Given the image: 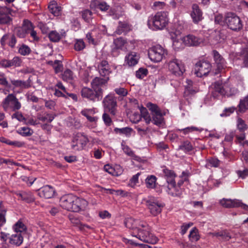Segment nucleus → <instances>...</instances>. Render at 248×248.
Instances as JSON below:
<instances>
[{"label":"nucleus","instance_id":"37998d69","mask_svg":"<svg viewBox=\"0 0 248 248\" xmlns=\"http://www.w3.org/2000/svg\"><path fill=\"white\" fill-rule=\"evenodd\" d=\"M179 149L186 153L192 151L193 150V146L189 141H185L179 146Z\"/></svg>","mask_w":248,"mask_h":248},{"label":"nucleus","instance_id":"f257e3e1","mask_svg":"<svg viewBox=\"0 0 248 248\" xmlns=\"http://www.w3.org/2000/svg\"><path fill=\"white\" fill-rule=\"evenodd\" d=\"M125 227L132 230V235L144 242L155 244L158 241L157 238L151 232V228L143 221L134 219L132 217L125 218Z\"/></svg>","mask_w":248,"mask_h":248},{"label":"nucleus","instance_id":"c756f323","mask_svg":"<svg viewBox=\"0 0 248 248\" xmlns=\"http://www.w3.org/2000/svg\"><path fill=\"white\" fill-rule=\"evenodd\" d=\"M157 178L153 175H148L145 179L146 186L148 188H155L157 185L156 182Z\"/></svg>","mask_w":248,"mask_h":248},{"label":"nucleus","instance_id":"2eb2a0df","mask_svg":"<svg viewBox=\"0 0 248 248\" xmlns=\"http://www.w3.org/2000/svg\"><path fill=\"white\" fill-rule=\"evenodd\" d=\"M203 39L192 34H188L182 38V41L188 46H197L203 42Z\"/></svg>","mask_w":248,"mask_h":248},{"label":"nucleus","instance_id":"f8f14e48","mask_svg":"<svg viewBox=\"0 0 248 248\" xmlns=\"http://www.w3.org/2000/svg\"><path fill=\"white\" fill-rule=\"evenodd\" d=\"M211 68V64L206 61H200L198 62L195 67V74L198 77H202L206 75Z\"/></svg>","mask_w":248,"mask_h":248},{"label":"nucleus","instance_id":"09e8293b","mask_svg":"<svg viewBox=\"0 0 248 248\" xmlns=\"http://www.w3.org/2000/svg\"><path fill=\"white\" fill-rule=\"evenodd\" d=\"M85 47V44L82 39H76L74 45V48L77 51H80Z\"/></svg>","mask_w":248,"mask_h":248},{"label":"nucleus","instance_id":"de8ad7c7","mask_svg":"<svg viewBox=\"0 0 248 248\" xmlns=\"http://www.w3.org/2000/svg\"><path fill=\"white\" fill-rule=\"evenodd\" d=\"M50 40L52 42H56L59 41L61 38V36L55 31H51L48 35Z\"/></svg>","mask_w":248,"mask_h":248},{"label":"nucleus","instance_id":"72a5a7b5","mask_svg":"<svg viewBox=\"0 0 248 248\" xmlns=\"http://www.w3.org/2000/svg\"><path fill=\"white\" fill-rule=\"evenodd\" d=\"M163 174L166 177L168 184L172 181H174L176 175L173 171L169 170L167 168L163 169Z\"/></svg>","mask_w":248,"mask_h":248},{"label":"nucleus","instance_id":"473e14b6","mask_svg":"<svg viewBox=\"0 0 248 248\" xmlns=\"http://www.w3.org/2000/svg\"><path fill=\"white\" fill-rule=\"evenodd\" d=\"M11 82L15 87L27 89L30 87V83L21 80H11Z\"/></svg>","mask_w":248,"mask_h":248},{"label":"nucleus","instance_id":"4be33fe9","mask_svg":"<svg viewBox=\"0 0 248 248\" xmlns=\"http://www.w3.org/2000/svg\"><path fill=\"white\" fill-rule=\"evenodd\" d=\"M16 194L21 200L27 203L32 202L34 200L32 193L30 191H19L16 192Z\"/></svg>","mask_w":248,"mask_h":248},{"label":"nucleus","instance_id":"39448f33","mask_svg":"<svg viewBox=\"0 0 248 248\" xmlns=\"http://www.w3.org/2000/svg\"><path fill=\"white\" fill-rule=\"evenodd\" d=\"M143 201L150 213L153 216H156L159 214L164 207V204L153 196H148L144 198Z\"/></svg>","mask_w":248,"mask_h":248},{"label":"nucleus","instance_id":"7c9ffc66","mask_svg":"<svg viewBox=\"0 0 248 248\" xmlns=\"http://www.w3.org/2000/svg\"><path fill=\"white\" fill-rule=\"evenodd\" d=\"M189 241L193 242L198 241L200 238V235L198 230L196 228H193L190 231L188 235Z\"/></svg>","mask_w":248,"mask_h":248},{"label":"nucleus","instance_id":"603ef678","mask_svg":"<svg viewBox=\"0 0 248 248\" xmlns=\"http://www.w3.org/2000/svg\"><path fill=\"white\" fill-rule=\"evenodd\" d=\"M95 7L102 12H106L109 9L110 6L106 2H101L97 3Z\"/></svg>","mask_w":248,"mask_h":248},{"label":"nucleus","instance_id":"f3484780","mask_svg":"<svg viewBox=\"0 0 248 248\" xmlns=\"http://www.w3.org/2000/svg\"><path fill=\"white\" fill-rule=\"evenodd\" d=\"M190 16L194 23H198L203 19L202 13L196 4L192 5Z\"/></svg>","mask_w":248,"mask_h":248},{"label":"nucleus","instance_id":"4c0bfd02","mask_svg":"<svg viewBox=\"0 0 248 248\" xmlns=\"http://www.w3.org/2000/svg\"><path fill=\"white\" fill-rule=\"evenodd\" d=\"M81 15L83 19L87 23H90L93 18V13L88 9H86L81 11Z\"/></svg>","mask_w":248,"mask_h":248},{"label":"nucleus","instance_id":"58836bf2","mask_svg":"<svg viewBox=\"0 0 248 248\" xmlns=\"http://www.w3.org/2000/svg\"><path fill=\"white\" fill-rule=\"evenodd\" d=\"M238 107L239 111L241 112H244L248 109V95L240 100Z\"/></svg>","mask_w":248,"mask_h":248},{"label":"nucleus","instance_id":"5701e85b","mask_svg":"<svg viewBox=\"0 0 248 248\" xmlns=\"http://www.w3.org/2000/svg\"><path fill=\"white\" fill-rule=\"evenodd\" d=\"M104 170L113 176H119L123 172V169L120 165H116L114 168L112 167L108 164L104 167Z\"/></svg>","mask_w":248,"mask_h":248},{"label":"nucleus","instance_id":"6e6552de","mask_svg":"<svg viewBox=\"0 0 248 248\" xmlns=\"http://www.w3.org/2000/svg\"><path fill=\"white\" fill-rule=\"evenodd\" d=\"M4 110L8 111L11 109L15 111L21 108V104L16 96L13 94H9L2 101L1 104Z\"/></svg>","mask_w":248,"mask_h":248},{"label":"nucleus","instance_id":"ddd939ff","mask_svg":"<svg viewBox=\"0 0 248 248\" xmlns=\"http://www.w3.org/2000/svg\"><path fill=\"white\" fill-rule=\"evenodd\" d=\"M104 107L113 115L115 114L117 106L116 98L113 94L110 93L107 95L103 101Z\"/></svg>","mask_w":248,"mask_h":248},{"label":"nucleus","instance_id":"412c9836","mask_svg":"<svg viewBox=\"0 0 248 248\" xmlns=\"http://www.w3.org/2000/svg\"><path fill=\"white\" fill-rule=\"evenodd\" d=\"M23 242V236L20 233L15 232L9 237V243L14 246L19 247Z\"/></svg>","mask_w":248,"mask_h":248},{"label":"nucleus","instance_id":"c03bdc74","mask_svg":"<svg viewBox=\"0 0 248 248\" xmlns=\"http://www.w3.org/2000/svg\"><path fill=\"white\" fill-rule=\"evenodd\" d=\"M121 146L124 153L127 155L133 157L135 156L134 152L126 144L124 141L122 142Z\"/></svg>","mask_w":248,"mask_h":248},{"label":"nucleus","instance_id":"f704fd0d","mask_svg":"<svg viewBox=\"0 0 248 248\" xmlns=\"http://www.w3.org/2000/svg\"><path fill=\"white\" fill-rule=\"evenodd\" d=\"M55 115L52 114L45 113L44 114H39L37 118L39 120L43 122L51 123L54 119Z\"/></svg>","mask_w":248,"mask_h":248},{"label":"nucleus","instance_id":"c85d7f7f","mask_svg":"<svg viewBox=\"0 0 248 248\" xmlns=\"http://www.w3.org/2000/svg\"><path fill=\"white\" fill-rule=\"evenodd\" d=\"M131 30V26L126 22H119V25L115 32L117 34L126 33Z\"/></svg>","mask_w":248,"mask_h":248},{"label":"nucleus","instance_id":"052dcab7","mask_svg":"<svg viewBox=\"0 0 248 248\" xmlns=\"http://www.w3.org/2000/svg\"><path fill=\"white\" fill-rule=\"evenodd\" d=\"M235 109L234 107H230L229 108H225L223 112L220 114L221 117H226L230 116L232 113Z\"/></svg>","mask_w":248,"mask_h":248},{"label":"nucleus","instance_id":"864d4df0","mask_svg":"<svg viewBox=\"0 0 248 248\" xmlns=\"http://www.w3.org/2000/svg\"><path fill=\"white\" fill-rule=\"evenodd\" d=\"M62 78L63 80L67 81L71 80L73 78L72 72L69 69L65 70L62 75Z\"/></svg>","mask_w":248,"mask_h":248},{"label":"nucleus","instance_id":"0e129e2a","mask_svg":"<svg viewBox=\"0 0 248 248\" xmlns=\"http://www.w3.org/2000/svg\"><path fill=\"white\" fill-rule=\"evenodd\" d=\"M241 55L244 59V63L246 67H248V48H245L241 52Z\"/></svg>","mask_w":248,"mask_h":248},{"label":"nucleus","instance_id":"5fc2aeb1","mask_svg":"<svg viewBox=\"0 0 248 248\" xmlns=\"http://www.w3.org/2000/svg\"><path fill=\"white\" fill-rule=\"evenodd\" d=\"M11 21L10 17L6 14L0 15V24H8Z\"/></svg>","mask_w":248,"mask_h":248},{"label":"nucleus","instance_id":"ea45409f","mask_svg":"<svg viewBox=\"0 0 248 248\" xmlns=\"http://www.w3.org/2000/svg\"><path fill=\"white\" fill-rule=\"evenodd\" d=\"M31 50L30 47L25 44H22L19 46L18 52L22 56H27L29 55Z\"/></svg>","mask_w":248,"mask_h":248},{"label":"nucleus","instance_id":"a211bd4d","mask_svg":"<svg viewBox=\"0 0 248 248\" xmlns=\"http://www.w3.org/2000/svg\"><path fill=\"white\" fill-rule=\"evenodd\" d=\"M109 77L105 78H104L99 77H96L92 80L91 82L92 87L95 90H99L101 92V95L103 94V91L101 87L106 85L109 80Z\"/></svg>","mask_w":248,"mask_h":248},{"label":"nucleus","instance_id":"bb28decb","mask_svg":"<svg viewBox=\"0 0 248 248\" xmlns=\"http://www.w3.org/2000/svg\"><path fill=\"white\" fill-rule=\"evenodd\" d=\"M15 232L23 235L27 231V227L21 220H19L12 227Z\"/></svg>","mask_w":248,"mask_h":248},{"label":"nucleus","instance_id":"1a4fd4ad","mask_svg":"<svg viewBox=\"0 0 248 248\" xmlns=\"http://www.w3.org/2000/svg\"><path fill=\"white\" fill-rule=\"evenodd\" d=\"M224 21L227 26L233 31H238L242 28L243 25L239 17L233 13H227Z\"/></svg>","mask_w":248,"mask_h":248},{"label":"nucleus","instance_id":"dca6fc26","mask_svg":"<svg viewBox=\"0 0 248 248\" xmlns=\"http://www.w3.org/2000/svg\"><path fill=\"white\" fill-rule=\"evenodd\" d=\"M97 68L100 75L104 78L109 77V74L112 72L110 65L106 60L100 61L98 64Z\"/></svg>","mask_w":248,"mask_h":248},{"label":"nucleus","instance_id":"9d476101","mask_svg":"<svg viewBox=\"0 0 248 248\" xmlns=\"http://www.w3.org/2000/svg\"><path fill=\"white\" fill-rule=\"evenodd\" d=\"M81 95L83 98L93 102L98 101L102 98L100 90H95L88 87H84L82 89Z\"/></svg>","mask_w":248,"mask_h":248},{"label":"nucleus","instance_id":"a18cd8bd","mask_svg":"<svg viewBox=\"0 0 248 248\" xmlns=\"http://www.w3.org/2000/svg\"><path fill=\"white\" fill-rule=\"evenodd\" d=\"M6 210L2 207L0 204V227L3 226L6 223Z\"/></svg>","mask_w":248,"mask_h":248},{"label":"nucleus","instance_id":"b1692460","mask_svg":"<svg viewBox=\"0 0 248 248\" xmlns=\"http://www.w3.org/2000/svg\"><path fill=\"white\" fill-rule=\"evenodd\" d=\"M139 56L135 52H131L125 57V62L129 66H134L137 64Z\"/></svg>","mask_w":248,"mask_h":248},{"label":"nucleus","instance_id":"774afa93","mask_svg":"<svg viewBox=\"0 0 248 248\" xmlns=\"http://www.w3.org/2000/svg\"><path fill=\"white\" fill-rule=\"evenodd\" d=\"M102 119L105 124L109 126L112 123V120L109 115L106 113H104L102 116Z\"/></svg>","mask_w":248,"mask_h":248},{"label":"nucleus","instance_id":"338daca9","mask_svg":"<svg viewBox=\"0 0 248 248\" xmlns=\"http://www.w3.org/2000/svg\"><path fill=\"white\" fill-rule=\"evenodd\" d=\"M12 118H16L19 122L25 123L26 121L25 118L23 116L21 113L17 111L12 116Z\"/></svg>","mask_w":248,"mask_h":248},{"label":"nucleus","instance_id":"e433bc0d","mask_svg":"<svg viewBox=\"0 0 248 248\" xmlns=\"http://www.w3.org/2000/svg\"><path fill=\"white\" fill-rule=\"evenodd\" d=\"M0 141L5 143L8 145H12L15 147H22L24 145V143L18 141H11L10 140L6 139L4 137L0 138Z\"/></svg>","mask_w":248,"mask_h":248},{"label":"nucleus","instance_id":"680f3d73","mask_svg":"<svg viewBox=\"0 0 248 248\" xmlns=\"http://www.w3.org/2000/svg\"><path fill=\"white\" fill-rule=\"evenodd\" d=\"M114 91L118 95L121 96H125L128 93L127 90L124 88H116Z\"/></svg>","mask_w":248,"mask_h":248},{"label":"nucleus","instance_id":"69168bd1","mask_svg":"<svg viewBox=\"0 0 248 248\" xmlns=\"http://www.w3.org/2000/svg\"><path fill=\"white\" fill-rule=\"evenodd\" d=\"M193 223L189 222L187 223H184L182 225L181 228V233L182 235L185 234L188 229L193 225Z\"/></svg>","mask_w":248,"mask_h":248},{"label":"nucleus","instance_id":"c9c22d12","mask_svg":"<svg viewBox=\"0 0 248 248\" xmlns=\"http://www.w3.org/2000/svg\"><path fill=\"white\" fill-rule=\"evenodd\" d=\"M17 132L19 134L24 137L31 136L33 133V130L27 126L18 128Z\"/></svg>","mask_w":248,"mask_h":248},{"label":"nucleus","instance_id":"49530a36","mask_svg":"<svg viewBox=\"0 0 248 248\" xmlns=\"http://www.w3.org/2000/svg\"><path fill=\"white\" fill-rule=\"evenodd\" d=\"M146 107L152 112L153 114H156L161 111L158 106L151 102H148L146 104Z\"/></svg>","mask_w":248,"mask_h":248},{"label":"nucleus","instance_id":"8fccbe9b","mask_svg":"<svg viewBox=\"0 0 248 248\" xmlns=\"http://www.w3.org/2000/svg\"><path fill=\"white\" fill-rule=\"evenodd\" d=\"M237 126L238 129L241 132H244L248 128L247 125L245 124V121L241 118H238L237 119Z\"/></svg>","mask_w":248,"mask_h":248},{"label":"nucleus","instance_id":"9b49d317","mask_svg":"<svg viewBox=\"0 0 248 248\" xmlns=\"http://www.w3.org/2000/svg\"><path fill=\"white\" fill-rule=\"evenodd\" d=\"M219 202L224 208H229L241 207L245 210L248 211V205L243 203L238 200L223 198L219 201Z\"/></svg>","mask_w":248,"mask_h":248},{"label":"nucleus","instance_id":"13d9d810","mask_svg":"<svg viewBox=\"0 0 248 248\" xmlns=\"http://www.w3.org/2000/svg\"><path fill=\"white\" fill-rule=\"evenodd\" d=\"M21 28L24 29L25 31H27V32L33 29L32 23L28 20H24L23 25Z\"/></svg>","mask_w":248,"mask_h":248},{"label":"nucleus","instance_id":"f03ea898","mask_svg":"<svg viewBox=\"0 0 248 248\" xmlns=\"http://www.w3.org/2000/svg\"><path fill=\"white\" fill-rule=\"evenodd\" d=\"M60 205L63 209L67 211L78 212L85 209L88 205V202L83 199L69 194L61 197L60 200Z\"/></svg>","mask_w":248,"mask_h":248},{"label":"nucleus","instance_id":"0eeeda50","mask_svg":"<svg viewBox=\"0 0 248 248\" xmlns=\"http://www.w3.org/2000/svg\"><path fill=\"white\" fill-rule=\"evenodd\" d=\"M167 55V49L159 45L152 46L149 49L148 53L150 60L155 62H161Z\"/></svg>","mask_w":248,"mask_h":248},{"label":"nucleus","instance_id":"a878e982","mask_svg":"<svg viewBox=\"0 0 248 248\" xmlns=\"http://www.w3.org/2000/svg\"><path fill=\"white\" fill-rule=\"evenodd\" d=\"M168 110L160 111L156 114H153V121L154 124L157 126H160L164 124V119L163 116L165 115Z\"/></svg>","mask_w":248,"mask_h":248},{"label":"nucleus","instance_id":"393cba45","mask_svg":"<svg viewBox=\"0 0 248 248\" xmlns=\"http://www.w3.org/2000/svg\"><path fill=\"white\" fill-rule=\"evenodd\" d=\"M213 55L218 70L220 71L223 69L226 66V62L224 59L216 50L213 51Z\"/></svg>","mask_w":248,"mask_h":248},{"label":"nucleus","instance_id":"cd10ccee","mask_svg":"<svg viewBox=\"0 0 248 248\" xmlns=\"http://www.w3.org/2000/svg\"><path fill=\"white\" fill-rule=\"evenodd\" d=\"M49 11L54 16H59L61 14V7L58 5L57 2L55 0H51L48 7Z\"/></svg>","mask_w":248,"mask_h":248},{"label":"nucleus","instance_id":"6ab92c4d","mask_svg":"<svg viewBox=\"0 0 248 248\" xmlns=\"http://www.w3.org/2000/svg\"><path fill=\"white\" fill-rule=\"evenodd\" d=\"M139 108L140 110V115L138 114H136L135 116L136 117V119L134 121V122L137 123L139 122V121L141 119V117H142L144 119L145 123L147 124H149L151 122L152 120L151 117L149 112H148L147 109H146V108H144L142 106L141 107H139Z\"/></svg>","mask_w":248,"mask_h":248},{"label":"nucleus","instance_id":"aec40b11","mask_svg":"<svg viewBox=\"0 0 248 248\" xmlns=\"http://www.w3.org/2000/svg\"><path fill=\"white\" fill-rule=\"evenodd\" d=\"M54 194L53 188L49 186H45L39 190L38 194L41 197L49 199L52 197Z\"/></svg>","mask_w":248,"mask_h":248},{"label":"nucleus","instance_id":"e2e57ef3","mask_svg":"<svg viewBox=\"0 0 248 248\" xmlns=\"http://www.w3.org/2000/svg\"><path fill=\"white\" fill-rule=\"evenodd\" d=\"M108 15L111 16L113 19H117L123 15V13L117 12L114 9H111L108 12Z\"/></svg>","mask_w":248,"mask_h":248},{"label":"nucleus","instance_id":"2f4dec72","mask_svg":"<svg viewBox=\"0 0 248 248\" xmlns=\"http://www.w3.org/2000/svg\"><path fill=\"white\" fill-rule=\"evenodd\" d=\"M114 44L117 49L126 50L127 42L122 37L117 38L114 40Z\"/></svg>","mask_w":248,"mask_h":248},{"label":"nucleus","instance_id":"6e6d98bb","mask_svg":"<svg viewBox=\"0 0 248 248\" xmlns=\"http://www.w3.org/2000/svg\"><path fill=\"white\" fill-rule=\"evenodd\" d=\"M177 130L182 131L185 135L189 133L192 132L194 131H198L199 128L195 126H189L183 129H178Z\"/></svg>","mask_w":248,"mask_h":248},{"label":"nucleus","instance_id":"79ce46f5","mask_svg":"<svg viewBox=\"0 0 248 248\" xmlns=\"http://www.w3.org/2000/svg\"><path fill=\"white\" fill-rule=\"evenodd\" d=\"M132 131V128L126 127L122 128H115L114 131L117 133L120 134L124 135L127 137H129L131 135V132Z\"/></svg>","mask_w":248,"mask_h":248},{"label":"nucleus","instance_id":"bf43d9fd","mask_svg":"<svg viewBox=\"0 0 248 248\" xmlns=\"http://www.w3.org/2000/svg\"><path fill=\"white\" fill-rule=\"evenodd\" d=\"M140 175V173L138 172L132 176L129 183V185L130 186L134 187L139 182V177Z\"/></svg>","mask_w":248,"mask_h":248},{"label":"nucleus","instance_id":"a19ab883","mask_svg":"<svg viewBox=\"0 0 248 248\" xmlns=\"http://www.w3.org/2000/svg\"><path fill=\"white\" fill-rule=\"evenodd\" d=\"M10 67H18L21 66L22 61L18 56H15L12 60H9Z\"/></svg>","mask_w":248,"mask_h":248},{"label":"nucleus","instance_id":"7ed1b4c3","mask_svg":"<svg viewBox=\"0 0 248 248\" xmlns=\"http://www.w3.org/2000/svg\"><path fill=\"white\" fill-rule=\"evenodd\" d=\"M169 22L167 13L159 12L154 16L149 17L147 25L153 30H161L163 29Z\"/></svg>","mask_w":248,"mask_h":248},{"label":"nucleus","instance_id":"4468645a","mask_svg":"<svg viewBox=\"0 0 248 248\" xmlns=\"http://www.w3.org/2000/svg\"><path fill=\"white\" fill-rule=\"evenodd\" d=\"M167 192L173 197H181L184 192V189L179 186H176L175 181L170 182L168 184Z\"/></svg>","mask_w":248,"mask_h":248},{"label":"nucleus","instance_id":"423d86ee","mask_svg":"<svg viewBox=\"0 0 248 248\" xmlns=\"http://www.w3.org/2000/svg\"><path fill=\"white\" fill-rule=\"evenodd\" d=\"M167 65L169 71L176 77L182 76L186 71L184 63L175 58L170 60L167 62Z\"/></svg>","mask_w":248,"mask_h":248},{"label":"nucleus","instance_id":"20e7f679","mask_svg":"<svg viewBox=\"0 0 248 248\" xmlns=\"http://www.w3.org/2000/svg\"><path fill=\"white\" fill-rule=\"evenodd\" d=\"M212 94L216 97L218 95L231 96L237 93L238 91L235 88L231 87L228 82L224 83L222 81H217L212 85Z\"/></svg>","mask_w":248,"mask_h":248},{"label":"nucleus","instance_id":"3c124183","mask_svg":"<svg viewBox=\"0 0 248 248\" xmlns=\"http://www.w3.org/2000/svg\"><path fill=\"white\" fill-rule=\"evenodd\" d=\"M220 161L217 158L212 157L207 160V165L210 167H217L219 166Z\"/></svg>","mask_w":248,"mask_h":248},{"label":"nucleus","instance_id":"4d7b16f0","mask_svg":"<svg viewBox=\"0 0 248 248\" xmlns=\"http://www.w3.org/2000/svg\"><path fill=\"white\" fill-rule=\"evenodd\" d=\"M147 70L145 68H140L136 72V77L138 78L142 79L144 78L147 74Z\"/></svg>","mask_w":248,"mask_h":248}]
</instances>
